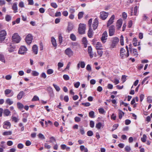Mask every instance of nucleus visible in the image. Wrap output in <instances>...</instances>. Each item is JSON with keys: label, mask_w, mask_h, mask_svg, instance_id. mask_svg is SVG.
Segmentation results:
<instances>
[{"label": "nucleus", "mask_w": 152, "mask_h": 152, "mask_svg": "<svg viewBox=\"0 0 152 152\" xmlns=\"http://www.w3.org/2000/svg\"><path fill=\"white\" fill-rule=\"evenodd\" d=\"M10 112L8 109L4 110L3 111V114L4 116H8L10 115Z\"/></svg>", "instance_id": "nucleus-26"}, {"label": "nucleus", "mask_w": 152, "mask_h": 152, "mask_svg": "<svg viewBox=\"0 0 152 152\" xmlns=\"http://www.w3.org/2000/svg\"><path fill=\"white\" fill-rule=\"evenodd\" d=\"M64 66L63 63L59 62L58 64V69L59 70V69L62 67Z\"/></svg>", "instance_id": "nucleus-48"}, {"label": "nucleus", "mask_w": 152, "mask_h": 152, "mask_svg": "<svg viewBox=\"0 0 152 152\" xmlns=\"http://www.w3.org/2000/svg\"><path fill=\"white\" fill-rule=\"evenodd\" d=\"M64 53L69 57H70L73 56L74 53L71 48H68L65 50Z\"/></svg>", "instance_id": "nucleus-4"}, {"label": "nucleus", "mask_w": 152, "mask_h": 152, "mask_svg": "<svg viewBox=\"0 0 152 152\" xmlns=\"http://www.w3.org/2000/svg\"><path fill=\"white\" fill-rule=\"evenodd\" d=\"M147 137L145 134H143L142 137H141V141L143 142H145L146 141Z\"/></svg>", "instance_id": "nucleus-34"}, {"label": "nucleus", "mask_w": 152, "mask_h": 152, "mask_svg": "<svg viewBox=\"0 0 152 152\" xmlns=\"http://www.w3.org/2000/svg\"><path fill=\"white\" fill-rule=\"evenodd\" d=\"M53 86L55 88L56 91L57 92H59L60 90V88L59 87L57 86V85L55 84H53Z\"/></svg>", "instance_id": "nucleus-36"}, {"label": "nucleus", "mask_w": 152, "mask_h": 152, "mask_svg": "<svg viewBox=\"0 0 152 152\" xmlns=\"http://www.w3.org/2000/svg\"><path fill=\"white\" fill-rule=\"evenodd\" d=\"M84 15V12H80L78 14V19H81L83 16Z\"/></svg>", "instance_id": "nucleus-41"}, {"label": "nucleus", "mask_w": 152, "mask_h": 152, "mask_svg": "<svg viewBox=\"0 0 152 152\" xmlns=\"http://www.w3.org/2000/svg\"><path fill=\"white\" fill-rule=\"evenodd\" d=\"M97 53L100 56V57H101L103 54V51L101 50H97Z\"/></svg>", "instance_id": "nucleus-61"}, {"label": "nucleus", "mask_w": 152, "mask_h": 152, "mask_svg": "<svg viewBox=\"0 0 152 152\" xmlns=\"http://www.w3.org/2000/svg\"><path fill=\"white\" fill-rule=\"evenodd\" d=\"M74 120L75 122H79L81 121V118L78 117L76 116L74 118Z\"/></svg>", "instance_id": "nucleus-57"}, {"label": "nucleus", "mask_w": 152, "mask_h": 152, "mask_svg": "<svg viewBox=\"0 0 152 152\" xmlns=\"http://www.w3.org/2000/svg\"><path fill=\"white\" fill-rule=\"evenodd\" d=\"M138 7L137 6H136L134 9V15H137V12L138 10Z\"/></svg>", "instance_id": "nucleus-45"}, {"label": "nucleus", "mask_w": 152, "mask_h": 152, "mask_svg": "<svg viewBox=\"0 0 152 152\" xmlns=\"http://www.w3.org/2000/svg\"><path fill=\"white\" fill-rule=\"evenodd\" d=\"M73 25L72 24H69L68 25L67 30L68 32L71 31L73 29Z\"/></svg>", "instance_id": "nucleus-35"}, {"label": "nucleus", "mask_w": 152, "mask_h": 152, "mask_svg": "<svg viewBox=\"0 0 152 152\" xmlns=\"http://www.w3.org/2000/svg\"><path fill=\"white\" fill-rule=\"evenodd\" d=\"M118 110L119 118L120 119H121L124 114V113L120 110Z\"/></svg>", "instance_id": "nucleus-28"}, {"label": "nucleus", "mask_w": 152, "mask_h": 152, "mask_svg": "<svg viewBox=\"0 0 152 152\" xmlns=\"http://www.w3.org/2000/svg\"><path fill=\"white\" fill-rule=\"evenodd\" d=\"M129 55V52H126L124 48H121L120 51V56L122 59L127 58Z\"/></svg>", "instance_id": "nucleus-1"}, {"label": "nucleus", "mask_w": 152, "mask_h": 152, "mask_svg": "<svg viewBox=\"0 0 152 152\" xmlns=\"http://www.w3.org/2000/svg\"><path fill=\"white\" fill-rule=\"evenodd\" d=\"M87 134L88 136H91L93 134V133L91 131H88L87 132Z\"/></svg>", "instance_id": "nucleus-62"}, {"label": "nucleus", "mask_w": 152, "mask_h": 152, "mask_svg": "<svg viewBox=\"0 0 152 152\" xmlns=\"http://www.w3.org/2000/svg\"><path fill=\"white\" fill-rule=\"evenodd\" d=\"M32 50L33 52L35 54H37L38 53V47L36 45H34L32 47Z\"/></svg>", "instance_id": "nucleus-20"}, {"label": "nucleus", "mask_w": 152, "mask_h": 152, "mask_svg": "<svg viewBox=\"0 0 152 152\" xmlns=\"http://www.w3.org/2000/svg\"><path fill=\"white\" fill-rule=\"evenodd\" d=\"M12 132L11 131H5L2 133V135L4 136L10 135L12 134Z\"/></svg>", "instance_id": "nucleus-31"}, {"label": "nucleus", "mask_w": 152, "mask_h": 152, "mask_svg": "<svg viewBox=\"0 0 152 152\" xmlns=\"http://www.w3.org/2000/svg\"><path fill=\"white\" fill-rule=\"evenodd\" d=\"M39 100V99L38 97L37 96H34L32 99V101H38Z\"/></svg>", "instance_id": "nucleus-50"}, {"label": "nucleus", "mask_w": 152, "mask_h": 152, "mask_svg": "<svg viewBox=\"0 0 152 152\" xmlns=\"http://www.w3.org/2000/svg\"><path fill=\"white\" fill-rule=\"evenodd\" d=\"M0 147L5 149L7 147L6 142L4 141H1L0 142Z\"/></svg>", "instance_id": "nucleus-27"}, {"label": "nucleus", "mask_w": 152, "mask_h": 152, "mask_svg": "<svg viewBox=\"0 0 152 152\" xmlns=\"http://www.w3.org/2000/svg\"><path fill=\"white\" fill-rule=\"evenodd\" d=\"M119 125L118 124H115L113 126V129H112V131H113L114 130L117 129Z\"/></svg>", "instance_id": "nucleus-46"}, {"label": "nucleus", "mask_w": 152, "mask_h": 152, "mask_svg": "<svg viewBox=\"0 0 152 152\" xmlns=\"http://www.w3.org/2000/svg\"><path fill=\"white\" fill-rule=\"evenodd\" d=\"M33 39V37L32 35L29 34L27 35L25 39L26 42L28 44L30 45Z\"/></svg>", "instance_id": "nucleus-6"}, {"label": "nucleus", "mask_w": 152, "mask_h": 152, "mask_svg": "<svg viewBox=\"0 0 152 152\" xmlns=\"http://www.w3.org/2000/svg\"><path fill=\"white\" fill-rule=\"evenodd\" d=\"M93 31L91 29V27H90V28H89L88 33V37L89 38L92 37V36L93 35Z\"/></svg>", "instance_id": "nucleus-24"}, {"label": "nucleus", "mask_w": 152, "mask_h": 152, "mask_svg": "<svg viewBox=\"0 0 152 152\" xmlns=\"http://www.w3.org/2000/svg\"><path fill=\"white\" fill-rule=\"evenodd\" d=\"M27 50L26 48L24 46H21L18 51V53L20 54H23L26 53Z\"/></svg>", "instance_id": "nucleus-8"}, {"label": "nucleus", "mask_w": 152, "mask_h": 152, "mask_svg": "<svg viewBox=\"0 0 152 152\" xmlns=\"http://www.w3.org/2000/svg\"><path fill=\"white\" fill-rule=\"evenodd\" d=\"M80 64V66L81 68H83L85 67V64L84 61H81L79 62Z\"/></svg>", "instance_id": "nucleus-52"}, {"label": "nucleus", "mask_w": 152, "mask_h": 152, "mask_svg": "<svg viewBox=\"0 0 152 152\" xmlns=\"http://www.w3.org/2000/svg\"><path fill=\"white\" fill-rule=\"evenodd\" d=\"M38 136L39 138L42 140H44L45 138L44 135L42 133H39Z\"/></svg>", "instance_id": "nucleus-49"}, {"label": "nucleus", "mask_w": 152, "mask_h": 152, "mask_svg": "<svg viewBox=\"0 0 152 152\" xmlns=\"http://www.w3.org/2000/svg\"><path fill=\"white\" fill-rule=\"evenodd\" d=\"M4 94L7 97H11L14 95L13 92L12 90L7 89L4 91Z\"/></svg>", "instance_id": "nucleus-5"}, {"label": "nucleus", "mask_w": 152, "mask_h": 152, "mask_svg": "<svg viewBox=\"0 0 152 152\" xmlns=\"http://www.w3.org/2000/svg\"><path fill=\"white\" fill-rule=\"evenodd\" d=\"M107 34L106 31H104L103 33L102 37L101 38V40L102 42L104 43L106 41L107 39Z\"/></svg>", "instance_id": "nucleus-9"}, {"label": "nucleus", "mask_w": 152, "mask_h": 152, "mask_svg": "<svg viewBox=\"0 0 152 152\" xmlns=\"http://www.w3.org/2000/svg\"><path fill=\"white\" fill-rule=\"evenodd\" d=\"M86 25L85 24L80 23L79 25L78 31L80 34H83L85 33Z\"/></svg>", "instance_id": "nucleus-3"}, {"label": "nucleus", "mask_w": 152, "mask_h": 152, "mask_svg": "<svg viewBox=\"0 0 152 152\" xmlns=\"http://www.w3.org/2000/svg\"><path fill=\"white\" fill-rule=\"evenodd\" d=\"M126 76L125 75H123L121 77V80L123 83H124L126 80Z\"/></svg>", "instance_id": "nucleus-53"}, {"label": "nucleus", "mask_w": 152, "mask_h": 152, "mask_svg": "<svg viewBox=\"0 0 152 152\" xmlns=\"http://www.w3.org/2000/svg\"><path fill=\"white\" fill-rule=\"evenodd\" d=\"M11 126V124L10 123L7 121L4 122L3 126L4 129H9L10 128Z\"/></svg>", "instance_id": "nucleus-11"}, {"label": "nucleus", "mask_w": 152, "mask_h": 152, "mask_svg": "<svg viewBox=\"0 0 152 152\" xmlns=\"http://www.w3.org/2000/svg\"><path fill=\"white\" fill-rule=\"evenodd\" d=\"M12 8L15 13H16L17 12L18 8L17 4L16 3H14L13 4L12 7Z\"/></svg>", "instance_id": "nucleus-33"}, {"label": "nucleus", "mask_w": 152, "mask_h": 152, "mask_svg": "<svg viewBox=\"0 0 152 152\" xmlns=\"http://www.w3.org/2000/svg\"><path fill=\"white\" fill-rule=\"evenodd\" d=\"M147 101L149 103H151L152 102V97L151 96H148L147 98Z\"/></svg>", "instance_id": "nucleus-59"}, {"label": "nucleus", "mask_w": 152, "mask_h": 152, "mask_svg": "<svg viewBox=\"0 0 152 152\" xmlns=\"http://www.w3.org/2000/svg\"><path fill=\"white\" fill-rule=\"evenodd\" d=\"M115 19V16L114 15H113L110 18L109 20H108L107 23V27L109 26L111 24H112L114 22V20Z\"/></svg>", "instance_id": "nucleus-15"}, {"label": "nucleus", "mask_w": 152, "mask_h": 152, "mask_svg": "<svg viewBox=\"0 0 152 152\" xmlns=\"http://www.w3.org/2000/svg\"><path fill=\"white\" fill-rule=\"evenodd\" d=\"M108 13L103 11L100 12V18L102 19L105 20L107 17Z\"/></svg>", "instance_id": "nucleus-14"}, {"label": "nucleus", "mask_w": 152, "mask_h": 152, "mask_svg": "<svg viewBox=\"0 0 152 152\" xmlns=\"http://www.w3.org/2000/svg\"><path fill=\"white\" fill-rule=\"evenodd\" d=\"M51 41L52 44L53 45L54 47H56L55 48H56V47L57 46V43L56 40L54 37H51Z\"/></svg>", "instance_id": "nucleus-25"}, {"label": "nucleus", "mask_w": 152, "mask_h": 152, "mask_svg": "<svg viewBox=\"0 0 152 152\" xmlns=\"http://www.w3.org/2000/svg\"><path fill=\"white\" fill-rule=\"evenodd\" d=\"M133 44L134 46H136L137 45V39L134 37L133 38L132 41Z\"/></svg>", "instance_id": "nucleus-37"}, {"label": "nucleus", "mask_w": 152, "mask_h": 152, "mask_svg": "<svg viewBox=\"0 0 152 152\" xmlns=\"http://www.w3.org/2000/svg\"><path fill=\"white\" fill-rule=\"evenodd\" d=\"M98 21L97 19V18H95L93 24V27L94 30L96 29L98 26Z\"/></svg>", "instance_id": "nucleus-17"}, {"label": "nucleus", "mask_w": 152, "mask_h": 152, "mask_svg": "<svg viewBox=\"0 0 152 152\" xmlns=\"http://www.w3.org/2000/svg\"><path fill=\"white\" fill-rule=\"evenodd\" d=\"M5 103L6 104L10 105L13 104V101L10 99L7 98L6 100Z\"/></svg>", "instance_id": "nucleus-23"}, {"label": "nucleus", "mask_w": 152, "mask_h": 152, "mask_svg": "<svg viewBox=\"0 0 152 152\" xmlns=\"http://www.w3.org/2000/svg\"><path fill=\"white\" fill-rule=\"evenodd\" d=\"M89 116L91 118H94L95 117L94 112L93 111H91L89 113Z\"/></svg>", "instance_id": "nucleus-38"}, {"label": "nucleus", "mask_w": 152, "mask_h": 152, "mask_svg": "<svg viewBox=\"0 0 152 152\" xmlns=\"http://www.w3.org/2000/svg\"><path fill=\"white\" fill-rule=\"evenodd\" d=\"M63 78L64 79L66 80H67L69 79V77L67 75H64L63 76Z\"/></svg>", "instance_id": "nucleus-55"}, {"label": "nucleus", "mask_w": 152, "mask_h": 152, "mask_svg": "<svg viewBox=\"0 0 152 152\" xmlns=\"http://www.w3.org/2000/svg\"><path fill=\"white\" fill-rule=\"evenodd\" d=\"M102 47L101 43L99 42H97L96 45V48L97 50H101Z\"/></svg>", "instance_id": "nucleus-22"}, {"label": "nucleus", "mask_w": 152, "mask_h": 152, "mask_svg": "<svg viewBox=\"0 0 152 152\" xmlns=\"http://www.w3.org/2000/svg\"><path fill=\"white\" fill-rule=\"evenodd\" d=\"M7 33L4 30H2L0 32V41H3L4 40Z\"/></svg>", "instance_id": "nucleus-7"}, {"label": "nucleus", "mask_w": 152, "mask_h": 152, "mask_svg": "<svg viewBox=\"0 0 152 152\" xmlns=\"http://www.w3.org/2000/svg\"><path fill=\"white\" fill-rule=\"evenodd\" d=\"M53 72V70L52 69H48L47 71V73L48 75L52 74Z\"/></svg>", "instance_id": "nucleus-47"}, {"label": "nucleus", "mask_w": 152, "mask_h": 152, "mask_svg": "<svg viewBox=\"0 0 152 152\" xmlns=\"http://www.w3.org/2000/svg\"><path fill=\"white\" fill-rule=\"evenodd\" d=\"M122 19H119L117 21L116 27L117 29H119L121 28L122 24Z\"/></svg>", "instance_id": "nucleus-16"}, {"label": "nucleus", "mask_w": 152, "mask_h": 152, "mask_svg": "<svg viewBox=\"0 0 152 152\" xmlns=\"http://www.w3.org/2000/svg\"><path fill=\"white\" fill-rule=\"evenodd\" d=\"M80 84V83L79 82H77L76 83H74V86L76 88H77L79 87Z\"/></svg>", "instance_id": "nucleus-56"}, {"label": "nucleus", "mask_w": 152, "mask_h": 152, "mask_svg": "<svg viewBox=\"0 0 152 152\" xmlns=\"http://www.w3.org/2000/svg\"><path fill=\"white\" fill-rule=\"evenodd\" d=\"M7 49L9 52L12 53L15 50V47L12 46L10 45V47L7 48Z\"/></svg>", "instance_id": "nucleus-30"}, {"label": "nucleus", "mask_w": 152, "mask_h": 152, "mask_svg": "<svg viewBox=\"0 0 152 152\" xmlns=\"http://www.w3.org/2000/svg\"><path fill=\"white\" fill-rule=\"evenodd\" d=\"M12 40L16 43H18L21 40L20 37L17 33H14L12 37Z\"/></svg>", "instance_id": "nucleus-2"}, {"label": "nucleus", "mask_w": 152, "mask_h": 152, "mask_svg": "<svg viewBox=\"0 0 152 152\" xmlns=\"http://www.w3.org/2000/svg\"><path fill=\"white\" fill-rule=\"evenodd\" d=\"M0 60L3 62L5 63V62L4 56L1 54H0Z\"/></svg>", "instance_id": "nucleus-40"}, {"label": "nucleus", "mask_w": 152, "mask_h": 152, "mask_svg": "<svg viewBox=\"0 0 152 152\" xmlns=\"http://www.w3.org/2000/svg\"><path fill=\"white\" fill-rule=\"evenodd\" d=\"M130 51L132 52V54L133 56H135L136 57H137L138 56V53L137 52V50L136 49L133 48L132 49L131 48H129Z\"/></svg>", "instance_id": "nucleus-18"}, {"label": "nucleus", "mask_w": 152, "mask_h": 152, "mask_svg": "<svg viewBox=\"0 0 152 152\" xmlns=\"http://www.w3.org/2000/svg\"><path fill=\"white\" fill-rule=\"evenodd\" d=\"M121 45L123 46L124 45V37L123 35H121L120 37V40Z\"/></svg>", "instance_id": "nucleus-44"}, {"label": "nucleus", "mask_w": 152, "mask_h": 152, "mask_svg": "<svg viewBox=\"0 0 152 152\" xmlns=\"http://www.w3.org/2000/svg\"><path fill=\"white\" fill-rule=\"evenodd\" d=\"M46 90L49 94V95L51 97H53L54 96L53 91L52 88L50 86L47 87Z\"/></svg>", "instance_id": "nucleus-13"}, {"label": "nucleus", "mask_w": 152, "mask_h": 152, "mask_svg": "<svg viewBox=\"0 0 152 152\" xmlns=\"http://www.w3.org/2000/svg\"><path fill=\"white\" fill-rule=\"evenodd\" d=\"M89 125L91 128H93L94 126V122L93 121H91L90 122Z\"/></svg>", "instance_id": "nucleus-60"}, {"label": "nucleus", "mask_w": 152, "mask_h": 152, "mask_svg": "<svg viewBox=\"0 0 152 152\" xmlns=\"http://www.w3.org/2000/svg\"><path fill=\"white\" fill-rule=\"evenodd\" d=\"M92 51V49L91 46H89L88 48V52L91 58L93 57L94 54Z\"/></svg>", "instance_id": "nucleus-19"}, {"label": "nucleus", "mask_w": 152, "mask_h": 152, "mask_svg": "<svg viewBox=\"0 0 152 152\" xmlns=\"http://www.w3.org/2000/svg\"><path fill=\"white\" fill-rule=\"evenodd\" d=\"M70 37L71 39L73 41H75L76 40V36L73 34H70Z\"/></svg>", "instance_id": "nucleus-39"}, {"label": "nucleus", "mask_w": 152, "mask_h": 152, "mask_svg": "<svg viewBox=\"0 0 152 152\" xmlns=\"http://www.w3.org/2000/svg\"><path fill=\"white\" fill-rule=\"evenodd\" d=\"M11 19V17L9 15H7L5 17V20L7 21H10Z\"/></svg>", "instance_id": "nucleus-51"}, {"label": "nucleus", "mask_w": 152, "mask_h": 152, "mask_svg": "<svg viewBox=\"0 0 152 152\" xmlns=\"http://www.w3.org/2000/svg\"><path fill=\"white\" fill-rule=\"evenodd\" d=\"M104 125H102L101 122H99L96 124V127L98 129L101 128L102 127H103Z\"/></svg>", "instance_id": "nucleus-32"}, {"label": "nucleus", "mask_w": 152, "mask_h": 152, "mask_svg": "<svg viewBox=\"0 0 152 152\" xmlns=\"http://www.w3.org/2000/svg\"><path fill=\"white\" fill-rule=\"evenodd\" d=\"M32 75L33 76H38L39 75V73L36 71H33L31 73Z\"/></svg>", "instance_id": "nucleus-42"}, {"label": "nucleus", "mask_w": 152, "mask_h": 152, "mask_svg": "<svg viewBox=\"0 0 152 152\" xmlns=\"http://www.w3.org/2000/svg\"><path fill=\"white\" fill-rule=\"evenodd\" d=\"M23 145L21 143L18 144L17 145V147L19 149H22L23 148Z\"/></svg>", "instance_id": "nucleus-64"}, {"label": "nucleus", "mask_w": 152, "mask_h": 152, "mask_svg": "<svg viewBox=\"0 0 152 152\" xmlns=\"http://www.w3.org/2000/svg\"><path fill=\"white\" fill-rule=\"evenodd\" d=\"M80 150L84 152H88V150L86 148H85L84 145H82L80 146Z\"/></svg>", "instance_id": "nucleus-29"}, {"label": "nucleus", "mask_w": 152, "mask_h": 152, "mask_svg": "<svg viewBox=\"0 0 152 152\" xmlns=\"http://www.w3.org/2000/svg\"><path fill=\"white\" fill-rule=\"evenodd\" d=\"M12 119L13 121L16 123L18 122L19 120L18 118L15 117H12Z\"/></svg>", "instance_id": "nucleus-63"}, {"label": "nucleus", "mask_w": 152, "mask_h": 152, "mask_svg": "<svg viewBox=\"0 0 152 152\" xmlns=\"http://www.w3.org/2000/svg\"><path fill=\"white\" fill-rule=\"evenodd\" d=\"M109 35L111 36L114 35L115 32V26L113 25L110 26L109 28Z\"/></svg>", "instance_id": "nucleus-10"}, {"label": "nucleus", "mask_w": 152, "mask_h": 152, "mask_svg": "<svg viewBox=\"0 0 152 152\" xmlns=\"http://www.w3.org/2000/svg\"><path fill=\"white\" fill-rule=\"evenodd\" d=\"M125 151L127 152H129L131 150V148L129 146H126L125 148Z\"/></svg>", "instance_id": "nucleus-54"}, {"label": "nucleus", "mask_w": 152, "mask_h": 152, "mask_svg": "<svg viewBox=\"0 0 152 152\" xmlns=\"http://www.w3.org/2000/svg\"><path fill=\"white\" fill-rule=\"evenodd\" d=\"M119 41V39L117 37L113 38L112 40V43L111 46L112 48H114L116 44Z\"/></svg>", "instance_id": "nucleus-12"}, {"label": "nucleus", "mask_w": 152, "mask_h": 152, "mask_svg": "<svg viewBox=\"0 0 152 152\" xmlns=\"http://www.w3.org/2000/svg\"><path fill=\"white\" fill-rule=\"evenodd\" d=\"M25 93L23 91H20L18 94L17 96V98L18 100L21 99L22 98L23 96L24 95Z\"/></svg>", "instance_id": "nucleus-21"}, {"label": "nucleus", "mask_w": 152, "mask_h": 152, "mask_svg": "<svg viewBox=\"0 0 152 152\" xmlns=\"http://www.w3.org/2000/svg\"><path fill=\"white\" fill-rule=\"evenodd\" d=\"M17 105L18 108L19 109H21L23 108V105L20 102H18L17 103Z\"/></svg>", "instance_id": "nucleus-43"}, {"label": "nucleus", "mask_w": 152, "mask_h": 152, "mask_svg": "<svg viewBox=\"0 0 152 152\" xmlns=\"http://www.w3.org/2000/svg\"><path fill=\"white\" fill-rule=\"evenodd\" d=\"M99 112L101 114H103L105 113V111L103 108H100L98 109Z\"/></svg>", "instance_id": "nucleus-58"}]
</instances>
